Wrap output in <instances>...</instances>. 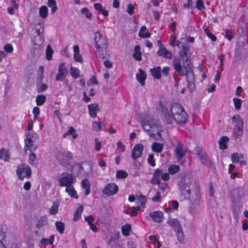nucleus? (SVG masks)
Instances as JSON below:
<instances>
[{
  "instance_id": "1",
  "label": "nucleus",
  "mask_w": 248,
  "mask_h": 248,
  "mask_svg": "<svg viewBox=\"0 0 248 248\" xmlns=\"http://www.w3.org/2000/svg\"><path fill=\"white\" fill-rule=\"evenodd\" d=\"M173 66L180 76H186L187 82L194 81L195 77L193 72L190 69L189 65L186 64H181L180 58L174 57L173 60Z\"/></svg>"
},
{
  "instance_id": "2",
  "label": "nucleus",
  "mask_w": 248,
  "mask_h": 248,
  "mask_svg": "<svg viewBox=\"0 0 248 248\" xmlns=\"http://www.w3.org/2000/svg\"><path fill=\"white\" fill-rule=\"evenodd\" d=\"M192 183V179L189 174L186 172L180 174L179 180L177 182L178 189L185 197H189L191 192L190 186Z\"/></svg>"
},
{
  "instance_id": "3",
  "label": "nucleus",
  "mask_w": 248,
  "mask_h": 248,
  "mask_svg": "<svg viewBox=\"0 0 248 248\" xmlns=\"http://www.w3.org/2000/svg\"><path fill=\"white\" fill-rule=\"evenodd\" d=\"M94 42L95 48L102 58H104V50L108 46V43L105 37H103L100 32L98 31L94 35Z\"/></svg>"
},
{
  "instance_id": "4",
  "label": "nucleus",
  "mask_w": 248,
  "mask_h": 248,
  "mask_svg": "<svg viewBox=\"0 0 248 248\" xmlns=\"http://www.w3.org/2000/svg\"><path fill=\"white\" fill-rule=\"evenodd\" d=\"M55 158L60 165L64 167H67L71 166V161L73 159V156L70 152H62L59 150L56 152Z\"/></svg>"
},
{
  "instance_id": "5",
  "label": "nucleus",
  "mask_w": 248,
  "mask_h": 248,
  "mask_svg": "<svg viewBox=\"0 0 248 248\" xmlns=\"http://www.w3.org/2000/svg\"><path fill=\"white\" fill-rule=\"evenodd\" d=\"M77 165L78 167V171L77 173L76 176L79 178H82L84 176H87L92 171L93 165L90 161H86L81 163H77L74 165Z\"/></svg>"
},
{
  "instance_id": "6",
  "label": "nucleus",
  "mask_w": 248,
  "mask_h": 248,
  "mask_svg": "<svg viewBox=\"0 0 248 248\" xmlns=\"http://www.w3.org/2000/svg\"><path fill=\"white\" fill-rule=\"evenodd\" d=\"M232 122L235 124L233 127V133L235 138L241 136L243 132V121L238 114L234 115L232 118Z\"/></svg>"
},
{
  "instance_id": "7",
  "label": "nucleus",
  "mask_w": 248,
  "mask_h": 248,
  "mask_svg": "<svg viewBox=\"0 0 248 248\" xmlns=\"http://www.w3.org/2000/svg\"><path fill=\"white\" fill-rule=\"evenodd\" d=\"M159 108H158V110L161 112V114L164 122L168 124H172L174 121V118L172 114H170L168 108L166 106H164L163 104L160 102Z\"/></svg>"
},
{
  "instance_id": "8",
  "label": "nucleus",
  "mask_w": 248,
  "mask_h": 248,
  "mask_svg": "<svg viewBox=\"0 0 248 248\" xmlns=\"http://www.w3.org/2000/svg\"><path fill=\"white\" fill-rule=\"evenodd\" d=\"M26 138L25 139V150L26 153L28 150H30L31 147L33 148V150H35L37 147L33 146V142L38 138V135L35 132H32L26 134Z\"/></svg>"
},
{
  "instance_id": "9",
  "label": "nucleus",
  "mask_w": 248,
  "mask_h": 248,
  "mask_svg": "<svg viewBox=\"0 0 248 248\" xmlns=\"http://www.w3.org/2000/svg\"><path fill=\"white\" fill-rule=\"evenodd\" d=\"M65 62H62L59 66L58 74L56 77V80H64L68 74V70L65 66Z\"/></svg>"
},
{
  "instance_id": "10",
  "label": "nucleus",
  "mask_w": 248,
  "mask_h": 248,
  "mask_svg": "<svg viewBox=\"0 0 248 248\" xmlns=\"http://www.w3.org/2000/svg\"><path fill=\"white\" fill-rule=\"evenodd\" d=\"M59 181L60 182L59 186L67 187V186H72V184L76 182V179L72 174H68V175L60 178Z\"/></svg>"
},
{
  "instance_id": "11",
  "label": "nucleus",
  "mask_w": 248,
  "mask_h": 248,
  "mask_svg": "<svg viewBox=\"0 0 248 248\" xmlns=\"http://www.w3.org/2000/svg\"><path fill=\"white\" fill-rule=\"evenodd\" d=\"M187 152L186 149L184 147L183 144L179 142L175 149V155L177 160L180 162L186 155Z\"/></svg>"
},
{
  "instance_id": "12",
  "label": "nucleus",
  "mask_w": 248,
  "mask_h": 248,
  "mask_svg": "<svg viewBox=\"0 0 248 248\" xmlns=\"http://www.w3.org/2000/svg\"><path fill=\"white\" fill-rule=\"evenodd\" d=\"M182 47L183 50L180 52V57H177L180 58V61H181L182 60V61L183 64H186V65H190L191 62L187 56V53L189 50V46L183 45Z\"/></svg>"
},
{
  "instance_id": "13",
  "label": "nucleus",
  "mask_w": 248,
  "mask_h": 248,
  "mask_svg": "<svg viewBox=\"0 0 248 248\" xmlns=\"http://www.w3.org/2000/svg\"><path fill=\"white\" fill-rule=\"evenodd\" d=\"M143 146L142 144H136L131 151V157L134 160L140 157L142 154Z\"/></svg>"
},
{
  "instance_id": "14",
  "label": "nucleus",
  "mask_w": 248,
  "mask_h": 248,
  "mask_svg": "<svg viewBox=\"0 0 248 248\" xmlns=\"http://www.w3.org/2000/svg\"><path fill=\"white\" fill-rule=\"evenodd\" d=\"M118 190V187L115 184L109 183L105 187L103 193L104 194L111 196L116 194Z\"/></svg>"
},
{
  "instance_id": "15",
  "label": "nucleus",
  "mask_w": 248,
  "mask_h": 248,
  "mask_svg": "<svg viewBox=\"0 0 248 248\" xmlns=\"http://www.w3.org/2000/svg\"><path fill=\"white\" fill-rule=\"evenodd\" d=\"M187 113L184 111L174 116V121L179 124H185L187 121Z\"/></svg>"
},
{
  "instance_id": "16",
  "label": "nucleus",
  "mask_w": 248,
  "mask_h": 248,
  "mask_svg": "<svg viewBox=\"0 0 248 248\" xmlns=\"http://www.w3.org/2000/svg\"><path fill=\"white\" fill-rule=\"evenodd\" d=\"M184 111V109L180 104L175 103L172 104L170 112L174 117Z\"/></svg>"
},
{
  "instance_id": "17",
  "label": "nucleus",
  "mask_w": 248,
  "mask_h": 248,
  "mask_svg": "<svg viewBox=\"0 0 248 248\" xmlns=\"http://www.w3.org/2000/svg\"><path fill=\"white\" fill-rule=\"evenodd\" d=\"M150 216L154 221L158 223L162 222L164 218L163 212L159 211L150 213Z\"/></svg>"
},
{
  "instance_id": "18",
  "label": "nucleus",
  "mask_w": 248,
  "mask_h": 248,
  "mask_svg": "<svg viewBox=\"0 0 248 248\" xmlns=\"http://www.w3.org/2000/svg\"><path fill=\"white\" fill-rule=\"evenodd\" d=\"M167 223L173 228L175 232L177 230L182 229L180 221L176 218L169 217Z\"/></svg>"
},
{
  "instance_id": "19",
  "label": "nucleus",
  "mask_w": 248,
  "mask_h": 248,
  "mask_svg": "<svg viewBox=\"0 0 248 248\" xmlns=\"http://www.w3.org/2000/svg\"><path fill=\"white\" fill-rule=\"evenodd\" d=\"M89 112L90 116L92 118H95L97 115V112L99 110V107L97 104H92L89 105Z\"/></svg>"
},
{
  "instance_id": "20",
  "label": "nucleus",
  "mask_w": 248,
  "mask_h": 248,
  "mask_svg": "<svg viewBox=\"0 0 248 248\" xmlns=\"http://www.w3.org/2000/svg\"><path fill=\"white\" fill-rule=\"evenodd\" d=\"M157 54L159 56H162L166 59H170L172 57L171 52L167 50L165 47L159 48Z\"/></svg>"
},
{
  "instance_id": "21",
  "label": "nucleus",
  "mask_w": 248,
  "mask_h": 248,
  "mask_svg": "<svg viewBox=\"0 0 248 248\" xmlns=\"http://www.w3.org/2000/svg\"><path fill=\"white\" fill-rule=\"evenodd\" d=\"M199 158L204 165L209 167L213 165V162L212 160L206 153H204V155H201Z\"/></svg>"
},
{
  "instance_id": "22",
  "label": "nucleus",
  "mask_w": 248,
  "mask_h": 248,
  "mask_svg": "<svg viewBox=\"0 0 248 248\" xmlns=\"http://www.w3.org/2000/svg\"><path fill=\"white\" fill-rule=\"evenodd\" d=\"M177 240L180 244H185L186 240L185 238V235L182 229L177 230L175 231Z\"/></svg>"
},
{
  "instance_id": "23",
  "label": "nucleus",
  "mask_w": 248,
  "mask_h": 248,
  "mask_svg": "<svg viewBox=\"0 0 248 248\" xmlns=\"http://www.w3.org/2000/svg\"><path fill=\"white\" fill-rule=\"evenodd\" d=\"M152 76L155 79H160L161 77V69L160 66H157L150 69Z\"/></svg>"
},
{
  "instance_id": "24",
  "label": "nucleus",
  "mask_w": 248,
  "mask_h": 248,
  "mask_svg": "<svg viewBox=\"0 0 248 248\" xmlns=\"http://www.w3.org/2000/svg\"><path fill=\"white\" fill-rule=\"evenodd\" d=\"M74 49V59L75 61L78 62H82L83 59L82 56L79 54V49L78 46H74L73 47Z\"/></svg>"
},
{
  "instance_id": "25",
  "label": "nucleus",
  "mask_w": 248,
  "mask_h": 248,
  "mask_svg": "<svg viewBox=\"0 0 248 248\" xmlns=\"http://www.w3.org/2000/svg\"><path fill=\"white\" fill-rule=\"evenodd\" d=\"M229 139L227 136H222L218 140V142L219 146V148L222 150H225L227 148L226 143L229 141Z\"/></svg>"
},
{
  "instance_id": "26",
  "label": "nucleus",
  "mask_w": 248,
  "mask_h": 248,
  "mask_svg": "<svg viewBox=\"0 0 248 248\" xmlns=\"http://www.w3.org/2000/svg\"><path fill=\"white\" fill-rule=\"evenodd\" d=\"M140 73L137 74V79L142 85H144V81L146 78V75L144 71L142 69H139Z\"/></svg>"
},
{
  "instance_id": "27",
  "label": "nucleus",
  "mask_w": 248,
  "mask_h": 248,
  "mask_svg": "<svg viewBox=\"0 0 248 248\" xmlns=\"http://www.w3.org/2000/svg\"><path fill=\"white\" fill-rule=\"evenodd\" d=\"M140 46H136L134 48V53L133 54V57L139 61L142 60V54L140 51Z\"/></svg>"
},
{
  "instance_id": "28",
  "label": "nucleus",
  "mask_w": 248,
  "mask_h": 248,
  "mask_svg": "<svg viewBox=\"0 0 248 248\" xmlns=\"http://www.w3.org/2000/svg\"><path fill=\"white\" fill-rule=\"evenodd\" d=\"M65 191L66 192L68 193V195H70L71 197H73L76 199L78 198V196L77 194V193L75 189H74V187H73V186H67V187H66Z\"/></svg>"
},
{
  "instance_id": "29",
  "label": "nucleus",
  "mask_w": 248,
  "mask_h": 248,
  "mask_svg": "<svg viewBox=\"0 0 248 248\" xmlns=\"http://www.w3.org/2000/svg\"><path fill=\"white\" fill-rule=\"evenodd\" d=\"M47 224V217L46 216L41 217L37 221L36 227L38 229H40L42 227L46 225Z\"/></svg>"
},
{
  "instance_id": "30",
  "label": "nucleus",
  "mask_w": 248,
  "mask_h": 248,
  "mask_svg": "<svg viewBox=\"0 0 248 248\" xmlns=\"http://www.w3.org/2000/svg\"><path fill=\"white\" fill-rule=\"evenodd\" d=\"M163 149V145L160 143L155 142L152 146V149L156 153H161Z\"/></svg>"
},
{
  "instance_id": "31",
  "label": "nucleus",
  "mask_w": 248,
  "mask_h": 248,
  "mask_svg": "<svg viewBox=\"0 0 248 248\" xmlns=\"http://www.w3.org/2000/svg\"><path fill=\"white\" fill-rule=\"evenodd\" d=\"M0 159H3L4 161H8L10 159V155L8 154V151L4 148L0 150Z\"/></svg>"
},
{
  "instance_id": "32",
  "label": "nucleus",
  "mask_w": 248,
  "mask_h": 248,
  "mask_svg": "<svg viewBox=\"0 0 248 248\" xmlns=\"http://www.w3.org/2000/svg\"><path fill=\"white\" fill-rule=\"evenodd\" d=\"M55 226L57 231L60 233H63L65 230L64 224L60 221H57L55 222Z\"/></svg>"
},
{
  "instance_id": "33",
  "label": "nucleus",
  "mask_w": 248,
  "mask_h": 248,
  "mask_svg": "<svg viewBox=\"0 0 248 248\" xmlns=\"http://www.w3.org/2000/svg\"><path fill=\"white\" fill-rule=\"evenodd\" d=\"M70 135H72L74 139H76L78 136V134L76 133L75 129L72 126L70 127L69 129L63 134V137L66 138Z\"/></svg>"
},
{
  "instance_id": "34",
  "label": "nucleus",
  "mask_w": 248,
  "mask_h": 248,
  "mask_svg": "<svg viewBox=\"0 0 248 248\" xmlns=\"http://www.w3.org/2000/svg\"><path fill=\"white\" fill-rule=\"evenodd\" d=\"M70 75L74 78H78L79 76L80 71L77 68L71 67L70 69Z\"/></svg>"
},
{
  "instance_id": "35",
  "label": "nucleus",
  "mask_w": 248,
  "mask_h": 248,
  "mask_svg": "<svg viewBox=\"0 0 248 248\" xmlns=\"http://www.w3.org/2000/svg\"><path fill=\"white\" fill-rule=\"evenodd\" d=\"M180 170V166L176 165H170L168 168L169 172L170 174H174L179 172Z\"/></svg>"
},
{
  "instance_id": "36",
  "label": "nucleus",
  "mask_w": 248,
  "mask_h": 248,
  "mask_svg": "<svg viewBox=\"0 0 248 248\" xmlns=\"http://www.w3.org/2000/svg\"><path fill=\"white\" fill-rule=\"evenodd\" d=\"M46 100V97L44 95H38L36 98V103L38 106L43 105Z\"/></svg>"
},
{
  "instance_id": "37",
  "label": "nucleus",
  "mask_w": 248,
  "mask_h": 248,
  "mask_svg": "<svg viewBox=\"0 0 248 248\" xmlns=\"http://www.w3.org/2000/svg\"><path fill=\"white\" fill-rule=\"evenodd\" d=\"M48 15V9L46 6H42L39 9V15L42 18H46Z\"/></svg>"
},
{
  "instance_id": "38",
  "label": "nucleus",
  "mask_w": 248,
  "mask_h": 248,
  "mask_svg": "<svg viewBox=\"0 0 248 248\" xmlns=\"http://www.w3.org/2000/svg\"><path fill=\"white\" fill-rule=\"evenodd\" d=\"M131 226L126 223L125 225L123 226L122 228V232L124 236H128L129 235V232L131 231Z\"/></svg>"
},
{
  "instance_id": "39",
  "label": "nucleus",
  "mask_w": 248,
  "mask_h": 248,
  "mask_svg": "<svg viewBox=\"0 0 248 248\" xmlns=\"http://www.w3.org/2000/svg\"><path fill=\"white\" fill-rule=\"evenodd\" d=\"M25 166L26 165H23L22 167L18 166L17 169L16 170V173L19 179L22 180H23L24 178V176L22 175V174L23 172H24V169Z\"/></svg>"
},
{
  "instance_id": "40",
  "label": "nucleus",
  "mask_w": 248,
  "mask_h": 248,
  "mask_svg": "<svg viewBox=\"0 0 248 248\" xmlns=\"http://www.w3.org/2000/svg\"><path fill=\"white\" fill-rule=\"evenodd\" d=\"M48 6L51 8L52 13H55L57 10L55 0H48Z\"/></svg>"
},
{
  "instance_id": "41",
  "label": "nucleus",
  "mask_w": 248,
  "mask_h": 248,
  "mask_svg": "<svg viewBox=\"0 0 248 248\" xmlns=\"http://www.w3.org/2000/svg\"><path fill=\"white\" fill-rule=\"evenodd\" d=\"M53 53V50L51 46L49 45H47L46 49V59L47 60H50L52 59Z\"/></svg>"
},
{
  "instance_id": "42",
  "label": "nucleus",
  "mask_w": 248,
  "mask_h": 248,
  "mask_svg": "<svg viewBox=\"0 0 248 248\" xmlns=\"http://www.w3.org/2000/svg\"><path fill=\"white\" fill-rule=\"evenodd\" d=\"M128 173L124 170H118L116 172V177L119 179H124L127 177Z\"/></svg>"
},
{
  "instance_id": "43",
  "label": "nucleus",
  "mask_w": 248,
  "mask_h": 248,
  "mask_svg": "<svg viewBox=\"0 0 248 248\" xmlns=\"http://www.w3.org/2000/svg\"><path fill=\"white\" fill-rule=\"evenodd\" d=\"M204 31L205 33L207 35V36L209 38H210L211 39L212 41L215 42L217 40V37H216V36L214 34H213L208 29L206 28L205 29H204Z\"/></svg>"
},
{
  "instance_id": "44",
  "label": "nucleus",
  "mask_w": 248,
  "mask_h": 248,
  "mask_svg": "<svg viewBox=\"0 0 248 248\" xmlns=\"http://www.w3.org/2000/svg\"><path fill=\"white\" fill-rule=\"evenodd\" d=\"M81 12L82 14L84 15L88 19H91L92 17V13L87 8H82Z\"/></svg>"
},
{
  "instance_id": "45",
  "label": "nucleus",
  "mask_w": 248,
  "mask_h": 248,
  "mask_svg": "<svg viewBox=\"0 0 248 248\" xmlns=\"http://www.w3.org/2000/svg\"><path fill=\"white\" fill-rule=\"evenodd\" d=\"M235 108L236 109H240L242 105V100L240 99L234 98L233 99Z\"/></svg>"
},
{
  "instance_id": "46",
  "label": "nucleus",
  "mask_w": 248,
  "mask_h": 248,
  "mask_svg": "<svg viewBox=\"0 0 248 248\" xmlns=\"http://www.w3.org/2000/svg\"><path fill=\"white\" fill-rule=\"evenodd\" d=\"M58 212V205L53 203L52 206L49 209V212L51 215H56Z\"/></svg>"
},
{
  "instance_id": "47",
  "label": "nucleus",
  "mask_w": 248,
  "mask_h": 248,
  "mask_svg": "<svg viewBox=\"0 0 248 248\" xmlns=\"http://www.w3.org/2000/svg\"><path fill=\"white\" fill-rule=\"evenodd\" d=\"M44 68L43 66H40L38 68L37 76L38 78L42 80L44 77Z\"/></svg>"
},
{
  "instance_id": "48",
  "label": "nucleus",
  "mask_w": 248,
  "mask_h": 248,
  "mask_svg": "<svg viewBox=\"0 0 248 248\" xmlns=\"http://www.w3.org/2000/svg\"><path fill=\"white\" fill-rule=\"evenodd\" d=\"M196 7L199 10L205 9L204 2L202 0H197Z\"/></svg>"
},
{
  "instance_id": "49",
  "label": "nucleus",
  "mask_w": 248,
  "mask_h": 248,
  "mask_svg": "<svg viewBox=\"0 0 248 248\" xmlns=\"http://www.w3.org/2000/svg\"><path fill=\"white\" fill-rule=\"evenodd\" d=\"M102 123L101 122H94L93 124V126L94 129L97 131L102 129Z\"/></svg>"
},
{
  "instance_id": "50",
  "label": "nucleus",
  "mask_w": 248,
  "mask_h": 248,
  "mask_svg": "<svg viewBox=\"0 0 248 248\" xmlns=\"http://www.w3.org/2000/svg\"><path fill=\"white\" fill-rule=\"evenodd\" d=\"M148 162L152 167L155 166V162L154 159V156L153 154H150L148 158Z\"/></svg>"
},
{
  "instance_id": "51",
  "label": "nucleus",
  "mask_w": 248,
  "mask_h": 248,
  "mask_svg": "<svg viewBox=\"0 0 248 248\" xmlns=\"http://www.w3.org/2000/svg\"><path fill=\"white\" fill-rule=\"evenodd\" d=\"M195 151L196 154L200 157L201 155H204V153H205L203 151L202 148L200 146L196 147L195 149Z\"/></svg>"
},
{
  "instance_id": "52",
  "label": "nucleus",
  "mask_w": 248,
  "mask_h": 248,
  "mask_svg": "<svg viewBox=\"0 0 248 248\" xmlns=\"http://www.w3.org/2000/svg\"><path fill=\"white\" fill-rule=\"evenodd\" d=\"M231 159L233 163H237L239 162V158L238 153H233L231 155Z\"/></svg>"
},
{
  "instance_id": "53",
  "label": "nucleus",
  "mask_w": 248,
  "mask_h": 248,
  "mask_svg": "<svg viewBox=\"0 0 248 248\" xmlns=\"http://www.w3.org/2000/svg\"><path fill=\"white\" fill-rule=\"evenodd\" d=\"M81 185L83 188L90 187V182L87 178L83 179L81 182Z\"/></svg>"
},
{
  "instance_id": "54",
  "label": "nucleus",
  "mask_w": 248,
  "mask_h": 248,
  "mask_svg": "<svg viewBox=\"0 0 248 248\" xmlns=\"http://www.w3.org/2000/svg\"><path fill=\"white\" fill-rule=\"evenodd\" d=\"M161 194L159 191L156 193V196L153 197L152 200L154 202H160L161 200Z\"/></svg>"
},
{
  "instance_id": "55",
  "label": "nucleus",
  "mask_w": 248,
  "mask_h": 248,
  "mask_svg": "<svg viewBox=\"0 0 248 248\" xmlns=\"http://www.w3.org/2000/svg\"><path fill=\"white\" fill-rule=\"evenodd\" d=\"M4 50L7 53H11L13 51V47L10 44H7L4 46Z\"/></svg>"
},
{
  "instance_id": "56",
  "label": "nucleus",
  "mask_w": 248,
  "mask_h": 248,
  "mask_svg": "<svg viewBox=\"0 0 248 248\" xmlns=\"http://www.w3.org/2000/svg\"><path fill=\"white\" fill-rule=\"evenodd\" d=\"M24 170V172L25 173L26 176L27 178H30L31 174V170L30 167L29 166L26 165L25 166Z\"/></svg>"
},
{
  "instance_id": "57",
  "label": "nucleus",
  "mask_w": 248,
  "mask_h": 248,
  "mask_svg": "<svg viewBox=\"0 0 248 248\" xmlns=\"http://www.w3.org/2000/svg\"><path fill=\"white\" fill-rule=\"evenodd\" d=\"M225 37L228 40L231 41L233 38V36L232 35V32L230 30H226L225 31Z\"/></svg>"
},
{
  "instance_id": "58",
  "label": "nucleus",
  "mask_w": 248,
  "mask_h": 248,
  "mask_svg": "<svg viewBox=\"0 0 248 248\" xmlns=\"http://www.w3.org/2000/svg\"><path fill=\"white\" fill-rule=\"evenodd\" d=\"M137 199L140 201L141 203V206L144 205L146 202V198L145 196H143L142 195H140L139 197L137 198Z\"/></svg>"
},
{
  "instance_id": "59",
  "label": "nucleus",
  "mask_w": 248,
  "mask_h": 248,
  "mask_svg": "<svg viewBox=\"0 0 248 248\" xmlns=\"http://www.w3.org/2000/svg\"><path fill=\"white\" fill-rule=\"evenodd\" d=\"M97 80L94 76H92L88 82V84L90 85L97 84Z\"/></svg>"
},
{
  "instance_id": "60",
  "label": "nucleus",
  "mask_w": 248,
  "mask_h": 248,
  "mask_svg": "<svg viewBox=\"0 0 248 248\" xmlns=\"http://www.w3.org/2000/svg\"><path fill=\"white\" fill-rule=\"evenodd\" d=\"M101 147V142L98 140L97 138H95V149L97 151L100 150Z\"/></svg>"
},
{
  "instance_id": "61",
  "label": "nucleus",
  "mask_w": 248,
  "mask_h": 248,
  "mask_svg": "<svg viewBox=\"0 0 248 248\" xmlns=\"http://www.w3.org/2000/svg\"><path fill=\"white\" fill-rule=\"evenodd\" d=\"M47 86L46 84H41L39 86H38V92H43L46 91Z\"/></svg>"
},
{
  "instance_id": "62",
  "label": "nucleus",
  "mask_w": 248,
  "mask_h": 248,
  "mask_svg": "<svg viewBox=\"0 0 248 248\" xmlns=\"http://www.w3.org/2000/svg\"><path fill=\"white\" fill-rule=\"evenodd\" d=\"M160 182V178L153 175V177L151 180V183L154 185H158Z\"/></svg>"
},
{
  "instance_id": "63",
  "label": "nucleus",
  "mask_w": 248,
  "mask_h": 248,
  "mask_svg": "<svg viewBox=\"0 0 248 248\" xmlns=\"http://www.w3.org/2000/svg\"><path fill=\"white\" fill-rule=\"evenodd\" d=\"M237 32H238V34H244L245 32V30L244 27L242 25H239L237 28Z\"/></svg>"
},
{
  "instance_id": "64",
  "label": "nucleus",
  "mask_w": 248,
  "mask_h": 248,
  "mask_svg": "<svg viewBox=\"0 0 248 248\" xmlns=\"http://www.w3.org/2000/svg\"><path fill=\"white\" fill-rule=\"evenodd\" d=\"M158 185L160 189L162 190L163 191H165L169 187L168 184L167 183H161L160 182Z\"/></svg>"
}]
</instances>
